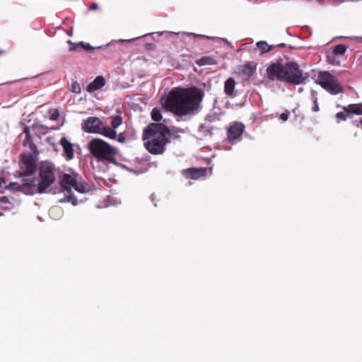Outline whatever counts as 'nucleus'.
<instances>
[{"mask_svg": "<svg viewBox=\"0 0 362 362\" xmlns=\"http://www.w3.org/2000/svg\"><path fill=\"white\" fill-rule=\"evenodd\" d=\"M82 45L86 49H93V47L89 44H86V45L82 44Z\"/></svg>", "mask_w": 362, "mask_h": 362, "instance_id": "33", "label": "nucleus"}, {"mask_svg": "<svg viewBox=\"0 0 362 362\" xmlns=\"http://www.w3.org/2000/svg\"><path fill=\"white\" fill-rule=\"evenodd\" d=\"M288 115H289V112L288 111H286L283 113H281L280 115V117H279V119L282 121V122H286L287 121V119H288Z\"/></svg>", "mask_w": 362, "mask_h": 362, "instance_id": "28", "label": "nucleus"}, {"mask_svg": "<svg viewBox=\"0 0 362 362\" xmlns=\"http://www.w3.org/2000/svg\"><path fill=\"white\" fill-rule=\"evenodd\" d=\"M97 5H93L91 8L92 9H96L97 8Z\"/></svg>", "mask_w": 362, "mask_h": 362, "instance_id": "37", "label": "nucleus"}, {"mask_svg": "<svg viewBox=\"0 0 362 362\" xmlns=\"http://www.w3.org/2000/svg\"><path fill=\"white\" fill-rule=\"evenodd\" d=\"M167 128L162 124H151L147 127L144 136H165Z\"/></svg>", "mask_w": 362, "mask_h": 362, "instance_id": "11", "label": "nucleus"}, {"mask_svg": "<svg viewBox=\"0 0 362 362\" xmlns=\"http://www.w3.org/2000/svg\"><path fill=\"white\" fill-rule=\"evenodd\" d=\"M61 187L67 192H70L72 189L80 193H85L88 191V186L83 183L78 174H64L59 182Z\"/></svg>", "mask_w": 362, "mask_h": 362, "instance_id": "5", "label": "nucleus"}, {"mask_svg": "<svg viewBox=\"0 0 362 362\" xmlns=\"http://www.w3.org/2000/svg\"><path fill=\"white\" fill-rule=\"evenodd\" d=\"M82 129L89 134H100L103 136H116V132L106 127L100 118L90 117L84 120Z\"/></svg>", "mask_w": 362, "mask_h": 362, "instance_id": "4", "label": "nucleus"}, {"mask_svg": "<svg viewBox=\"0 0 362 362\" xmlns=\"http://www.w3.org/2000/svg\"><path fill=\"white\" fill-rule=\"evenodd\" d=\"M88 150L98 161L117 164L116 156L118 150L107 142L99 138H94L88 143Z\"/></svg>", "mask_w": 362, "mask_h": 362, "instance_id": "3", "label": "nucleus"}, {"mask_svg": "<svg viewBox=\"0 0 362 362\" xmlns=\"http://www.w3.org/2000/svg\"><path fill=\"white\" fill-rule=\"evenodd\" d=\"M41 133L42 134H47V133H48V131H42Z\"/></svg>", "mask_w": 362, "mask_h": 362, "instance_id": "38", "label": "nucleus"}, {"mask_svg": "<svg viewBox=\"0 0 362 362\" xmlns=\"http://www.w3.org/2000/svg\"><path fill=\"white\" fill-rule=\"evenodd\" d=\"M24 133H25L27 136H29L30 132H28V128H25Z\"/></svg>", "mask_w": 362, "mask_h": 362, "instance_id": "36", "label": "nucleus"}, {"mask_svg": "<svg viewBox=\"0 0 362 362\" xmlns=\"http://www.w3.org/2000/svg\"><path fill=\"white\" fill-rule=\"evenodd\" d=\"M33 128H34L35 129H37V130H40V129L44 130V129H46L45 126H43V125H42V124H35V125L33 126Z\"/></svg>", "mask_w": 362, "mask_h": 362, "instance_id": "31", "label": "nucleus"}, {"mask_svg": "<svg viewBox=\"0 0 362 362\" xmlns=\"http://www.w3.org/2000/svg\"><path fill=\"white\" fill-rule=\"evenodd\" d=\"M54 211H60V209L57 207L52 208L49 211V213L51 214V213L54 212Z\"/></svg>", "mask_w": 362, "mask_h": 362, "instance_id": "35", "label": "nucleus"}, {"mask_svg": "<svg viewBox=\"0 0 362 362\" xmlns=\"http://www.w3.org/2000/svg\"><path fill=\"white\" fill-rule=\"evenodd\" d=\"M336 117L339 119H341V120L346 119V116L345 115V114L344 112H340L337 113Z\"/></svg>", "mask_w": 362, "mask_h": 362, "instance_id": "29", "label": "nucleus"}, {"mask_svg": "<svg viewBox=\"0 0 362 362\" xmlns=\"http://www.w3.org/2000/svg\"><path fill=\"white\" fill-rule=\"evenodd\" d=\"M196 64L199 66H204V65H212L216 64V60L209 56H206L200 58L199 59L196 61Z\"/></svg>", "mask_w": 362, "mask_h": 362, "instance_id": "19", "label": "nucleus"}, {"mask_svg": "<svg viewBox=\"0 0 362 362\" xmlns=\"http://www.w3.org/2000/svg\"><path fill=\"white\" fill-rule=\"evenodd\" d=\"M245 131V125L239 122L232 123L228 128V133L230 136H241Z\"/></svg>", "mask_w": 362, "mask_h": 362, "instance_id": "12", "label": "nucleus"}, {"mask_svg": "<svg viewBox=\"0 0 362 362\" xmlns=\"http://www.w3.org/2000/svg\"><path fill=\"white\" fill-rule=\"evenodd\" d=\"M36 156L30 153H23L20 161L19 177H26L33 175L37 170Z\"/></svg>", "mask_w": 362, "mask_h": 362, "instance_id": "8", "label": "nucleus"}, {"mask_svg": "<svg viewBox=\"0 0 362 362\" xmlns=\"http://www.w3.org/2000/svg\"><path fill=\"white\" fill-rule=\"evenodd\" d=\"M105 81L103 76H97L95 80L87 86V90L94 92L105 86Z\"/></svg>", "mask_w": 362, "mask_h": 362, "instance_id": "13", "label": "nucleus"}, {"mask_svg": "<svg viewBox=\"0 0 362 362\" xmlns=\"http://www.w3.org/2000/svg\"><path fill=\"white\" fill-rule=\"evenodd\" d=\"M267 76L272 81L279 80L293 84H300L304 80L302 71L294 62L271 64L267 69Z\"/></svg>", "mask_w": 362, "mask_h": 362, "instance_id": "2", "label": "nucleus"}, {"mask_svg": "<svg viewBox=\"0 0 362 362\" xmlns=\"http://www.w3.org/2000/svg\"><path fill=\"white\" fill-rule=\"evenodd\" d=\"M346 51V47L343 45H337L334 49V53L337 54H343Z\"/></svg>", "mask_w": 362, "mask_h": 362, "instance_id": "26", "label": "nucleus"}, {"mask_svg": "<svg viewBox=\"0 0 362 362\" xmlns=\"http://www.w3.org/2000/svg\"><path fill=\"white\" fill-rule=\"evenodd\" d=\"M240 137H235V136H233V137H228V141L229 142H233L234 140L237 139H239Z\"/></svg>", "mask_w": 362, "mask_h": 362, "instance_id": "34", "label": "nucleus"}, {"mask_svg": "<svg viewBox=\"0 0 362 362\" xmlns=\"http://www.w3.org/2000/svg\"><path fill=\"white\" fill-rule=\"evenodd\" d=\"M313 110L314 112H317L319 111V106H318V104H317V98H315L314 99V106L313 107Z\"/></svg>", "mask_w": 362, "mask_h": 362, "instance_id": "30", "label": "nucleus"}, {"mask_svg": "<svg viewBox=\"0 0 362 362\" xmlns=\"http://www.w3.org/2000/svg\"><path fill=\"white\" fill-rule=\"evenodd\" d=\"M343 110L345 112L354 114V115H362V104H351L348 106L344 107Z\"/></svg>", "mask_w": 362, "mask_h": 362, "instance_id": "16", "label": "nucleus"}, {"mask_svg": "<svg viewBox=\"0 0 362 362\" xmlns=\"http://www.w3.org/2000/svg\"><path fill=\"white\" fill-rule=\"evenodd\" d=\"M206 168H189L182 170V175L187 179L198 180L206 175Z\"/></svg>", "mask_w": 362, "mask_h": 362, "instance_id": "10", "label": "nucleus"}, {"mask_svg": "<svg viewBox=\"0 0 362 362\" xmlns=\"http://www.w3.org/2000/svg\"><path fill=\"white\" fill-rule=\"evenodd\" d=\"M61 144L64 148V151L66 154L67 159H72L74 157V150L72 144L66 139V137L62 138Z\"/></svg>", "mask_w": 362, "mask_h": 362, "instance_id": "14", "label": "nucleus"}, {"mask_svg": "<svg viewBox=\"0 0 362 362\" xmlns=\"http://www.w3.org/2000/svg\"><path fill=\"white\" fill-rule=\"evenodd\" d=\"M235 86V81L233 78L227 79L224 84V91L228 95H232Z\"/></svg>", "mask_w": 362, "mask_h": 362, "instance_id": "17", "label": "nucleus"}, {"mask_svg": "<svg viewBox=\"0 0 362 362\" xmlns=\"http://www.w3.org/2000/svg\"><path fill=\"white\" fill-rule=\"evenodd\" d=\"M122 121V118L120 116H115L112 118L111 121V126L112 127V129H110V130H112L114 132L115 129L117 128L119 126L121 125Z\"/></svg>", "mask_w": 362, "mask_h": 362, "instance_id": "22", "label": "nucleus"}, {"mask_svg": "<svg viewBox=\"0 0 362 362\" xmlns=\"http://www.w3.org/2000/svg\"><path fill=\"white\" fill-rule=\"evenodd\" d=\"M144 146L151 154L163 153L165 146L169 142L167 137H143Z\"/></svg>", "mask_w": 362, "mask_h": 362, "instance_id": "9", "label": "nucleus"}, {"mask_svg": "<svg viewBox=\"0 0 362 362\" xmlns=\"http://www.w3.org/2000/svg\"><path fill=\"white\" fill-rule=\"evenodd\" d=\"M33 137H25L23 141V146H28L29 148L33 151V155L35 154V156H37L38 155V151L37 148V146L33 141Z\"/></svg>", "mask_w": 362, "mask_h": 362, "instance_id": "18", "label": "nucleus"}, {"mask_svg": "<svg viewBox=\"0 0 362 362\" xmlns=\"http://www.w3.org/2000/svg\"><path fill=\"white\" fill-rule=\"evenodd\" d=\"M256 71V64L254 62H248L243 65L240 68V72L242 74L246 76H252Z\"/></svg>", "mask_w": 362, "mask_h": 362, "instance_id": "15", "label": "nucleus"}, {"mask_svg": "<svg viewBox=\"0 0 362 362\" xmlns=\"http://www.w3.org/2000/svg\"><path fill=\"white\" fill-rule=\"evenodd\" d=\"M151 117L153 120L159 122L162 119L160 111L158 108H153L151 113Z\"/></svg>", "mask_w": 362, "mask_h": 362, "instance_id": "23", "label": "nucleus"}, {"mask_svg": "<svg viewBox=\"0 0 362 362\" xmlns=\"http://www.w3.org/2000/svg\"><path fill=\"white\" fill-rule=\"evenodd\" d=\"M62 202H70L72 203L73 205H76L78 203V201L76 197H74L72 194L66 195Z\"/></svg>", "mask_w": 362, "mask_h": 362, "instance_id": "27", "label": "nucleus"}, {"mask_svg": "<svg viewBox=\"0 0 362 362\" xmlns=\"http://www.w3.org/2000/svg\"><path fill=\"white\" fill-rule=\"evenodd\" d=\"M202 98L203 93L197 88H176L166 97H162L160 102L167 110L177 115H186L198 110Z\"/></svg>", "mask_w": 362, "mask_h": 362, "instance_id": "1", "label": "nucleus"}, {"mask_svg": "<svg viewBox=\"0 0 362 362\" xmlns=\"http://www.w3.org/2000/svg\"><path fill=\"white\" fill-rule=\"evenodd\" d=\"M112 139H117L119 143H124L126 141L127 137H112Z\"/></svg>", "mask_w": 362, "mask_h": 362, "instance_id": "32", "label": "nucleus"}, {"mask_svg": "<svg viewBox=\"0 0 362 362\" xmlns=\"http://www.w3.org/2000/svg\"><path fill=\"white\" fill-rule=\"evenodd\" d=\"M257 48L259 49L261 54H264L271 50L272 46L268 45L265 41H259L256 44Z\"/></svg>", "mask_w": 362, "mask_h": 362, "instance_id": "20", "label": "nucleus"}, {"mask_svg": "<svg viewBox=\"0 0 362 362\" xmlns=\"http://www.w3.org/2000/svg\"><path fill=\"white\" fill-rule=\"evenodd\" d=\"M40 181H37V190L40 194L47 192V189L55 182V175L52 168L43 165L40 169Z\"/></svg>", "mask_w": 362, "mask_h": 362, "instance_id": "7", "label": "nucleus"}, {"mask_svg": "<svg viewBox=\"0 0 362 362\" xmlns=\"http://www.w3.org/2000/svg\"><path fill=\"white\" fill-rule=\"evenodd\" d=\"M4 51L0 50V54H4Z\"/></svg>", "mask_w": 362, "mask_h": 362, "instance_id": "39", "label": "nucleus"}, {"mask_svg": "<svg viewBox=\"0 0 362 362\" xmlns=\"http://www.w3.org/2000/svg\"><path fill=\"white\" fill-rule=\"evenodd\" d=\"M59 112L57 109L52 108L49 110V117L51 120L56 121L59 119Z\"/></svg>", "mask_w": 362, "mask_h": 362, "instance_id": "24", "label": "nucleus"}, {"mask_svg": "<svg viewBox=\"0 0 362 362\" xmlns=\"http://www.w3.org/2000/svg\"><path fill=\"white\" fill-rule=\"evenodd\" d=\"M70 90L74 93H80L81 91V86L77 81H74L71 84Z\"/></svg>", "mask_w": 362, "mask_h": 362, "instance_id": "25", "label": "nucleus"}, {"mask_svg": "<svg viewBox=\"0 0 362 362\" xmlns=\"http://www.w3.org/2000/svg\"><path fill=\"white\" fill-rule=\"evenodd\" d=\"M316 82L332 95H337L343 90V88L337 78L327 71L320 72Z\"/></svg>", "mask_w": 362, "mask_h": 362, "instance_id": "6", "label": "nucleus"}, {"mask_svg": "<svg viewBox=\"0 0 362 362\" xmlns=\"http://www.w3.org/2000/svg\"><path fill=\"white\" fill-rule=\"evenodd\" d=\"M22 181H23V186H25L27 187H37V179L36 177L23 178Z\"/></svg>", "mask_w": 362, "mask_h": 362, "instance_id": "21", "label": "nucleus"}]
</instances>
